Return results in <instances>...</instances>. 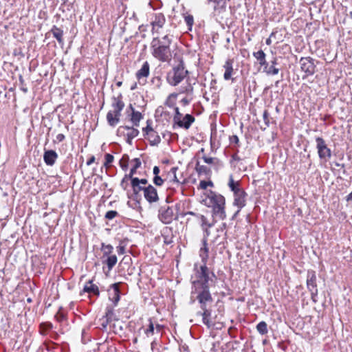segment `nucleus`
<instances>
[{
	"label": "nucleus",
	"mask_w": 352,
	"mask_h": 352,
	"mask_svg": "<svg viewBox=\"0 0 352 352\" xmlns=\"http://www.w3.org/2000/svg\"><path fill=\"white\" fill-rule=\"evenodd\" d=\"M155 323L153 322L152 318L148 319V327L144 330V333L147 337H150L154 334Z\"/></svg>",
	"instance_id": "42"
},
{
	"label": "nucleus",
	"mask_w": 352,
	"mask_h": 352,
	"mask_svg": "<svg viewBox=\"0 0 352 352\" xmlns=\"http://www.w3.org/2000/svg\"><path fill=\"white\" fill-rule=\"evenodd\" d=\"M40 326L43 330L52 329L53 328V324L50 322L41 323Z\"/></svg>",
	"instance_id": "54"
},
{
	"label": "nucleus",
	"mask_w": 352,
	"mask_h": 352,
	"mask_svg": "<svg viewBox=\"0 0 352 352\" xmlns=\"http://www.w3.org/2000/svg\"><path fill=\"white\" fill-rule=\"evenodd\" d=\"M164 180L161 178L160 176H154L153 183L158 186H162Z\"/></svg>",
	"instance_id": "53"
},
{
	"label": "nucleus",
	"mask_w": 352,
	"mask_h": 352,
	"mask_svg": "<svg viewBox=\"0 0 352 352\" xmlns=\"http://www.w3.org/2000/svg\"><path fill=\"white\" fill-rule=\"evenodd\" d=\"M119 215L116 210H109L106 212L104 217L108 220H111Z\"/></svg>",
	"instance_id": "47"
},
{
	"label": "nucleus",
	"mask_w": 352,
	"mask_h": 352,
	"mask_svg": "<svg viewBox=\"0 0 352 352\" xmlns=\"http://www.w3.org/2000/svg\"><path fill=\"white\" fill-rule=\"evenodd\" d=\"M208 206L212 208L213 215L220 219L226 218L225 211L226 199L223 196L213 191H210L206 196Z\"/></svg>",
	"instance_id": "5"
},
{
	"label": "nucleus",
	"mask_w": 352,
	"mask_h": 352,
	"mask_svg": "<svg viewBox=\"0 0 352 352\" xmlns=\"http://www.w3.org/2000/svg\"><path fill=\"white\" fill-rule=\"evenodd\" d=\"M105 162L104 163V166L107 169L110 167L111 164L113 162L114 157L109 153H107L104 155Z\"/></svg>",
	"instance_id": "45"
},
{
	"label": "nucleus",
	"mask_w": 352,
	"mask_h": 352,
	"mask_svg": "<svg viewBox=\"0 0 352 352\" xmlns=\"http://www.w3.org/2000/svg\"><path fill=\"white\" fill-rule=\"evenodd\" d=\"M124 107V103L122 101V96L121 94H119L117 97L112 98V103L111 108L112 109L109 111L121 113V111L123 110Z\"/></svg>",
	"instance_id": "18"
},
{
	"label": "nucleus",
	"mask_w": 352,
	"mask_h": 352,
	"mask_svg": "<svg viewBox=\"0 0 352 352\" xmlns=\"http://www.w3.org/2000/svg\"><path fill=\"white\" fill-rule=\"evenodd\" d=\"M228 186L230 188V190L233 192L234 195L243 190V188H241L240 182L239 181L235 182L232 175H230L229 177Z\"/></svg>",
	"instance_id": "30"
},
{
	"label": "nucleus",
	"mask_w": 352,
	"mask_h": 352,
	"mask_svg": "<svg viewBox=\"0 0 352 352\" xmlns=\"http://www.w3.org/2000/svg\"><path fill=\"white\" fill-rule=\"evenodd\" d=\"M95 157L93 155L91 156L87 162V165L90 166L91 164H93L95 162Z\"/></svg>",
	"instance_id": "62"
},
{
	"label": "nucleus",
	"mask_w": 352,
	"mask_h": 352,
	"mask_svg": "<svg viewBox=\"0 0 352 352\" xmlns=\"http://www.w3.org/2000/svg\"><path fill=\"white\" fill-rule=\"evenodd\" d=\"M178 170L177 167H173L170 169V173L173 174V179L170 180V182H172L173 184H176L177 186H179L182 182L177 179L176 176V172Z\"/></svg>",
	"instance_id": "43"
},
{
	"label": "nucleus",
	"mask_w": 352,
	"mask_h": 352,
	"mask_svg": "<svg viewBox=\"0 0 352 352\" xmlns=\"http://www.w3.org/2000/svg\"><path fill=\"white\" fill-rule=\"evenodd\" d=\"M195 118L190 114H186L183 116L178 107H175V115L173 116V122L180 128L188 129L195 122Z\"/></svg>",
	"instance_id": "6"
},
{
	"label": "nucleus",
	"mask_w": 352,
	"mask_h": 352,
	"mask_svg": "<svg viewBox=\"0 0 352 352\" xmlns=\"http://www.w3.org/2000/svg\"><path fill=\"white\" fill-rule=\"evenodd\" d=\"M120 283H113L110 285L108 289L109 299L113 303L114 307L117 306L120 299Z\"/></svg>",
	"instance_id": "13"
},
{
	"label": "nucleus",
	"mask_w": 352,
	"mask_h": 352,
	"mask_svg": "<svg viewBox=\"0 0 352 352\" xmlns=\"http://www.w3.org/2000/svg\"><path fill=\"white\" fill-rule=\"evenodd\" d=\"M82 293H87L89 294V296L93 295L98 297L100 295L99 288L96 284L93 283L92 280H90L86 283L82 291L80 293V294L82 295Z\"/></svg>",
	"instance_id": "17"
},
{
	"label": "nucleus",
	"mask_w": 352,
	"mask_h": 352,
	"mask_svg": "<svg viewBox=\"0 0 352 352\" xmlns=\"http://www.w3.org/2000/svg\"><path fill=\"white\" fill-rule=\"evenodd\" d=\"M229 140H230V143L231 144H235L236 147L239 146V139L237 135H232L230 137Z\"/></svg>",
	"instance_id": "51"
},
{
	"label": "nucleus",
	"mask_w": 352,
	"mask_h": 352,
	"mask_svg": "<svg viewBox=\"0 0 352 352\" xmlns=\"http://www.w3.org/2000/svg\"><path fill=\"white\" fill-rule=\"evenodd\" d=\"M184 21L187 25L188 26V29L191 30V28L194 23V18L192 15L188 14L184 16Z\"/></svg>",
	"instance_id": "46"
},
{
	"label": "nucleus",
	"mask_w": 352,
	"mask_h": 352,
	"mask_svg": "<svg viewBox=\"0 0 352 352\" xmlns=\"http://www.w3.org/2000/svg\"><path fill=\"white\" fill-rule=\"evenodd\" d=\"M188 75L189 72L186 68L184 60L181 59L177 65H174L167 72L166 80L170 86L176 87L184 80H186V83L190 82Z\"/></svg>",
	"instance_id": "4"
},
{
	"label": "nucleus",
	"mask_w": 352,
	"mask_h": 352,
	"mask_svg": "<svg viewBox=\"0 0 352 352\" xmlns=\"http://www.w3.org/2000/svg\"><path fill=\"white\" fill-rule=\"evenodd\" d=\"M316 148L318 156L320 159H330L331 157V151L327 147L324 140L321 137L316 138Z\"/></svg>",
	"instance_id": "9"
},
{
	"label": "nucleus",
	"mask_w": 352,
	"mask_h": 352,
	"mask_svg": "<svg viewBox=\"0 0 352 352\" xmlns=\"http://www.w3.org/2000/svg\"><path fill=\"white\" fill-rule=\"evenodd\" d=\"M197 219L201 224V228H211L213 226V223H210L207 218L203 214L197 215Z\"/></svg>",
	"instance_id": "39"
},
{
	"label": "nucleus",
	"mask_w": 352,
	"mask_h": 352,
	"mask_svg": "<svg viewBox=\"0 0 352 352\" xmlns=\"http://www.w3.org/2000/svg\"><path fill=\"white\" fill-rule=\"evenodd\" d=\"M202 159L205 163L212 165L214 168L216 169L217 170H218L219 168H221L223 166V162L217 157H208L206 155H204L202 157Z\"/></svg>",
	"instance_id": "23"
},
{
	"label": "nucleus",
	"mask_w": 352,
	"mask_h": 352,
	"mask_svg": "<svg viewBox=\"0 0 352 352\" xmlns=\"http://www.w3.org/2000/svg\"><path fill=\"white\" fill-rule=\"evenodd\" d=\"M146 138L151 146H157L161 142V138L156 131L148 133L146 135Z\"/></svg>",
	"instance_id": "32"
},
{
	"label": "nucleus",
	"mask_w": 352,
	"mask_h": 352,
	"mask_svg": "<svg viewBox=\"0 0 352 352\" xmlns=\"http://www.w3.org/2000/svg\"><path fill=\"white\" fill-rule=\"evenodd\" d=\"M307 288L311 292V298L316 301L314 297L318 294V289L316 285V276L314 271H308L307 279Z\"/></svg>",
	"instance_id": "12"
},
{
	"label": "nucleus",
	"mask_w": 352,
	"mask_h": 352,
	"mask_svg": "<svg viewBox=\"0 0 352 352\" xmlns=\"http://www.w3.org/2000/svg\"><path fill=\"white\" fill-rule=\"evenodd\" d=\"M263 120H264L266 127H268L270 124V120L272 118L270 117V114H269L267 110H265L263 111Z\"/></svg>",
	"instance_id": "49"
},
{
	"label": "nucleus",
	"mask_w": 352,
	"mask_h": 352,
	"mask_svg": "<svg viewBox=\"0 0 352 352\" xmlns=\"http://www.w3.org/2000/svg\"><path fill=\"white\" fill-rule=\"evenodd\" d=\"M118 258L116 254H113L112 256L106 258L104 260L102 261V263L103 264H105L107 265L109 270H111L113 267L116 265L117 263Z\"/></svg>",
	"instance_id": "37"
},
{
	"label": "nucleus",
	"mask_w": 352,
	"mask_h": 352,
	"mask_svg": "<svg viewBox=\"0 0 352 352\" xmlns=\"http://www.w3.org/2000/svg\"><path fill=\"white\" fill-rule=\"evenodd\" d=\"M131 163L133 164L132 168L130 170L129 174H127V178H134L133 175L136 173L137 169L139 168L141 166V161L140 158H134L131 160Z\"/></svg>",
	"instance_id": "33"
},
{
	"label": "nucleus",
	"mask_w": 352,
	"mask_h": 352,
	"mask_svg": "<svg viewBox=\"0 0 352 352\" xmlns=\"http://www.w3.org/2000/svg\"><path fill=\"white\" fill-rule=\"evenodd\" d=\"M253 56L258 61L261 66L264 67V69L267 67V62L266 60V55L263 50L253 52Z\"/></svg>",
	"instance_id": "27"
},
{
	"label": "nucleus",
	"mask_w": 352,
	"mask_h": 352,
	"mask_svg": "<svg viewBox=\"0 0 352 352\" xmlns=\"http://www.w3.org/2000/svg\"><path fill=\"white\" fill-rule=\"evenodd\" d=\"M101 251L102 252L101 258L102 261L113 255V247L110 244H105L102 243L101 244Z\"/></svg>",
	"instance_id": "29"
},
{
	"label": "nucleus",
	"mask_w": 352,
	"mask_h": 352,
	"mask_svg": "<svg viewBox=\"0 0 352 352\" xmlns=\"http://www.w3.org/2000/svg\"><path fill=\"white\" fill-rule=\"evenodd\" d=\"M144 197L150 204L155 203L159 200L156 188L151 184L148 185L146 188L144 189Z\"/></svg>",
	"instance_id": "15"
},
{
	"label": "nucleus",
	"mask_w": 352,
	"mask_h": 352,
	"mask_svg": "<svg viewBox=\"0 0 352 352\" xmlns=\"http://www.w3.org/2000/svg\"><path fill=\"white\" fill-rule=\"evenodd\" d=\"M208 3H212L213 8L219 13L225 10L226 7V0H207Z\"/></svg>",
	"instance_id": "25"
},
{
	"label": "nucleus",
	"mask_w": 352,
	"mask_h": 352,
	"mask_svg": "<svg viewBox=\"0 0 352 352\" xmlns=\"http://www.w3.org/2000/svg\"><path fill=\"white\" fill-rule=\"evenodd\" d=\"M58 159V154L54 150H47L44 152L43 160L48 166H53Z\"/></svg>",
	"instance_id": "20"
},
{
	"label": "nucleus",
	"mask_w": 352,
	"mask_h": 352,
	"mask_svg": "<svg viewBox=\"0 0 352 352\" xmlns=\"http://www.w3.org/2000/svg\"><path fill=\"white\" fill-rule=\"evenodd\" d=\"M157 217L159 220L164 224H169L177 219L173 206L168 204L160 206Z\"/></svg>",
	"instance_id": "7"
},
{
	"label": "nucleus",
	"mask_w": 352,
	"mask_h": 352,
	"mask_svg": "<svg viewBox=\"0 0 352 352\" xmlns=\"http://www.w3.org/2000/svg\"><path fill=\"white\" fill-rule=\"evenodd\" d=\"M155 116L157 117L168 119L170 118V112L166 109L164 106H159L155 110Z\"/></svg>",
	"instance_id": "35"
},
{
	"label": "nucleus",
	"mask_w": 352,
	"mask_h": 352,
	"mask_svg": "<svg viewBox=\"0 0 352 352\" xmlns=\"http://www.w3.org/2000/svg\"><path fill=\"white\" fill-rule=\"evenodd\" d=\"M208 186H212V183L211 182H206V181H201L199 183V187L201 189H206Z\"/></svg>",
	"instance_id": "55"
},
{
	"label": "nucleus",
	"mask_w": 352,
	"mask_h": 352,
	"mask_svg": "<svg viewBox=\"0 0 352 352\" xmlns=\"http://www.w3.org/2000/svg\"><path fill=\"white\" fill-rule=\"evenodd\" d=\"M246 196L247 194L244 190H242L234 195V205L236 206L239 208L235 213V215H236L240 212L241 209L245 206Z\"/></svg>",
	"instance_id": "16"
},
{
	"label": "nucleus",
	"mask_w": 352,
	"mask_h": 352,
	"mask_svg": "<svg viewBox=\"0 0 352 352\" xmlns=\"http://www.w3.org/2000/svg\"><path fill=\"white\" fill-rule=\"evenodd\" d=\"M65 139V135L63 133H59L56 135V140H54V142H61Z\"/></svg>",
	"instance_id": "57"
},
{
	"label": "nucleus",
	"mask_w": 352,
	"mask_h": 352,
	"mask_svg": "<svg viewBox=\"0 0 352 352\" xmlns=\"http://www.w3.org/2000/svg\"><path fill=\"white\" fill-rule=\"evenodd\" d=\"M155 131L152 128V126L148 124V121L147 122V126L143 129V132L144 133V135H146L148 133H151V132H154Z\"/></svg>",
	"instance_id": "56"
},
{
	"label": "nucleus",
	"mask_w": 352,
	"mask_h": 352,
	"mask_svg": "<svg viewBox=\"0 0 352 352\" xmlns=\"http://www.w3.org/2000/svg\"><path fill=\"white\" fill-rule=\"evenodd\" d=\"M193 87L190 82L185 83L182 85L179 89V94H186V96L182 98L180 101L181 104L183 106H187L190 104L191 100H192V94H193Z\"/></svg>",
	"instance_id": "10"
},
{
	"label": "nucleus",
	"mask_w": 352,
	"mask_h": 352,
	"mask_svg": "<svg viewBox=\"0 0 352 352\" xmlns=\"http://www.w3.org/2000/svg\"><path fill=\"white\" fill-rule=\"evenodd\" d=\"M159 173H160V168H159V167L156 166H154V168H153V174L155 175V176H159L158 175Z\"/></svg>",
	"instance_id": "64"
},
{
	"label": "nucleus",
	"mask_w": 352,
	"mask_h": 352,
	"mask_svg": "<svg viewBox=\"0 0 352 352\" xmlns=\"http://www.w3.org/2000/svg\"><path fill=\"white\" fill-rule=\"evenodd\" d=\"M162 236L164 244L168 245L173 243V234L170 228H164L162 231Z\"/></svg>",
	"instance_id": "21"
},
{
	"label": "nucleus",
	"mask_w": 352,
	"mask_h": 352,
	"mask_svg": "<svg viewBox=\"0 0 352 352\" xmlns=\"http://www.w3.org/2000/svg\"><path fill=\"white\" fill-rule=\"evenodd\" d=\"M129 107L132 110L131 121L132 122L133 126L138 127L140 125V120L143 118V116L140 112L135 111L131 104Z\"/></svg>",
	"instance_id": "28"
},
{
	"label": "nucleus",
	"mask_w": 352,
	"mask_h": 352,
	"mask_svg": "<svg viewBox=\"0 0 352 352\" xmlns=\"http://www.w3.org/2000/svg\"><path fill=\"white\" fill-rule=\"evenodd\" d=\"M121 113L109 111L107 114V120L109 126L115 127L120 122Z\"/></svg>",
	"instance_id": "24"
},
{
	"label": "nucleus",
	"mask_w": 352,
	"mask_h": 352,
	"mask_svg": "<svg viewBox=\"0 0 352 352\" xmlns=\"http://www.w3.org/2000/svg\"><path fill=\"white\" fill-rule=\"evenodd\" d=\"M131 184L133 189V192L135 195L139 194V192L141 191L144 192V189H145L146 187L142 186L140 184L138 183V178L131 179Z\"/></svg>",
	"instance_id": "36"
},
{
	"label": "nucleus",
	"mask_w": 352,
	"mask_h": 352,
	"mask_svg": "<svg viewBox=\"0 0 352 352\" xmlns=\"http://www.w3.org/2000/svg\"><path fill=\"white\" fill-rule=\"evenodd\" d=\"M275 35H276V32H272L271 33V34H270V37H269L268 38H267V39H266L265 43H266V44H267V45H270L272 44V36H274Z\"/></svg>",
	"instance_id": "60"
},
{
	"label": "nucleus",
	"mask_w": 352,
	"mask_h": 352,
	"mask_svg": "<svg viewBox=\"0 0 352 352\" xmlns=\"http://www.w3.org/2000/svg\"><path fill=\"white\" fill-rule=\"evenodd\" d=\"M50 33L53 34V36L56 38L60 45L64 44L63 40V31L56 25H54L50 31Z\"/></svg>",
	"instance_id": "26"
},
{
	"label": "nucleus",
	"mask_w": 352,
	"mask_h": 352,
	"mask_svg": "<svg viewBox=\"0 0 352 352\" xmlns=\"http://www.w3.org/2000/svg\"><path fill=\"white\" fill-rule=\"evenodd\" d=\"M300 67L307 76H311L315 73L316 65L314 60L311 57H302L300 59Z\"/></svg>",
	"instance_id": "11"
},
{
	"label": "nucleus",
	"mask_w": 352,
	"mask_h": 352,
	"mask_svg": "<svg viewBox=\"0 0 352 352\" xmlns=\"http://www.w3.org/2000/svg\"><path fill=\"white\" fill-rule=\"evenodd\" d=\"M129 162V155L126 154L123 155L119 162L120 166L121 167V168L123 170L126 171L128 169Z\"/></svg>",
	"instance_id": "41"
},
{
	"label": "nucleus",
	"mask_w": 352,
	"mask_h": 352,
	"mask_svg": "<svg viewBox=\"0 0 352 352\" xmlns=\"http://www.w3.org/2000/svg\"><path fill=\"white\" fill-rule=\"evenodd\" d=\"M166 22V19L162 13H157L155 14V18L151 22L152 31L158 32L160 28H162Z\"/></svg>",
	"instance_id": "19"
},
{
	"label": "nucleus",
	"mask_w": 352,
	"mask_h": 352,
	"mask_svg": "<svg viewBox=\"0 0 352 352\" xmlns=\"http://www.w3.org/2000/svg\"><path fill=\"white\" fill-rule=\"evenodd\" d=\"M271 63H272V65L270 67L267 66V69H263V72H265V73H267V74H270V75L278 74L279 72V69L274 67V65L277 64L276 59L274 58L271 62Z\"/></svg>",
	"instance_id": "38"
},
{
	"label": "nucleus",
	"mask_w": 352,
	"mask_h": 352,
	"mask_svg": "<svg viewBox=\"0 0 352 352\" xmlns=\"http://www.w3.org/2000/svg\"><path fill=\"white\" fill-rule=\"evenodd\" d=\"M149 74L150 65L147 61H145L142 67L135 74L138 82L142 85H144L146 82V78L148 76Z\"/></svg>",
	"instance_id": "14"
},
{
	"label": "nucleus",
	"mask_w": 352,
	"mask_h": 352,
	"mask_svg": "<svg viewBox=\"0 0 352 352\" xmlns=\"http://www.w3.org/2000/svg\"><path fill=\"white\" fill-rule=\"evenodd\" d=\"M162 328H163L162 325H160L159 324H155V329L156 330V331L157 333H160L162 331Z\"/></svg>",
	"instance_id": "63"
},
{
	"label": "nucleus",
	"mask_w": 352,
	"mask_h": 352,
	"mask_svg": "<svg viewBox=\"0 0 352 352\" xmlns=\"http://www.w3.org/2000/svg\"><path fill=\"white\" fill-rule=\"evenodd\" d=\"M199 256L201 259V264L195 263L192 274L190 277L192 285L198 283L213 284L215 274L207 267V262L209 257V248L206 238L202 239V246L199 250Z\"/></svg>",
	"instance_id": "1"
},
{
	"label": "nucleus",
	"mask_w": 352,
	"mask_h": 352,
	"mask_svg": "<svg viewBox=\"0 0 352 352\" xmlns=\"http://www.w3.org/2000/svg\"><path fill=\"white\" fill-rule=\"evenodd\" d=\"M117 134L126 138L128 144H131L132 140L139 134V131L133 126H120L117 129Z\"/></svg>",
	"instance_id": "8"
},
{
	"label": "nucleus",
	"mask_w": 352,
	"mask_h": 352,
	"mask_svg": "<svg viewBox=\"0 0 352 352\" xmlns=\"http://www.w3.org/2000/svg\"><path fill=\"white\" fill-rule=\"evenodd\" d=\"M233 63H234L233 60L229 58L225 62V64L223 65V68L225 69V72L223 74V78L226 80H230L232 77V75L234 72Z\"/></svg>",
	"instance_id": "22"
},
{
	"label": "nucleus",
	"mask_w": 352,
	"mask_h": 352,
	"mask_svg": "<svg viewBox=\"0 0 352 352\" xmlns=\"http://www.w3.org/2000/svg\"><path fill=\"white\" fill-rule=\"evenodd\" d=\"M113 307L107 306L105 309V321L102 324V327L105 328L107 324L113 320Z\"/></svg>",
	"instance_id": "34"
},
{
	"label": "nucleus",
	"mask_w": 352,
	"mask_h": 352,
	"mask_svg": "<svg viewBox=\"0 0 352 352\" xmlns=\"http://www.w3.org/2000/svg\"><path fill=\"white\" fill-rule=\"evenodd\" d=\"M152 82L153 83H155L156 82V86L157 87H160L161 85H162V79L160 77H155V78H153V80H152Z\"/></svg>",
	"instance_id": "58"
},
{
	"label": "nucleus",
	"mask_w": 352,
	"mask_h": 352,
	"mask_svg": "<svg viewBox=\"0 0 352 352\" xmlns=\"http://www.w3.org/2000/svg\"><path fill=\"white\" fill-rule=\"evenodd\" d=\"M241 160V158L240 157L237 155V153H234L232 156H231V159L230 160V163L232 166H236V164H235V162H239Z\"/></svg>",
	"instance_id": "52"
},
{
	"label": "nucleus",
	"mask_w": 352,
	"mask_h": 352,
	"mask_svg": "<svg viewBox=\"0 0 352 352\" xmlns=\"http://www.w3.org/2000/svg\"><path fill=\"white\" fill-rule=\"evenodd\" d=\"M196 170L199 174L205 173L206 174L208 171V168L206 166L200 165L199 162L196 164Z\"/></svg>",
	"instance_id": "48"
},
{
	"label": "nucleus",
	"mask_w": 352,
	"mask_h": 352,
	"mask_svg": "<svg viewBox=\"0 0 352 352\" xmlns=\"http://www.w3.org/2000/svg\"><path fill=\"white\" fill-rule=\"evenodd\" d=\"M209 228H202V230H204V238H206L207 240H208V237L210 235V231H209Z\"/></svg>",
	"instance_id": "61"
},
{
	"label": "nucleus",
	"mask_w": 352,
	"mask_h": 352,
	"mask_svg": "<svg viewBox=\"0 0 352 352\" xmlns=\"http://www.w3.org/2000/svg\"><path fill=\"white\" fill-rule=\"evenodd\" d=\"M179 93H172L170 94L166 100L164 101V104L166 107H168L170 108H173L175 109V107H177L175 106L176 100L177 98Z\"/></svg>",
	"instance_id": "31"
},
{
	"label": "nucleus",
	"mask_w": 352,
	"mask_h": 352,
	"mask_svg": "<svg viewBox=\"0 0 352 352\" xmlns=\"http://www.w3.org/2000/svg\"><path fill=\"white\" fill-rule=\"evenodd\" d=\"M117 252L118 254H124L125 252V247L124 245H120L117 247Z\"/></svg>",
	"instance_id": "59"
},
{
	"label": "nucleus",
	"mask_w": 352,
	"mask_h": 352,
	"mask_svg": "<svg viewBox=\"0 0 352 352\" xmlns=\"http://www.w3.org/2000/svg\"><path fill=\"white\" fill-rule=\"evenodd\" d=\"M171 39L168 35L153 38L151 43V52L154 58L161 62H169L172 58Z\"/></svg>",
	"instance_id": "3"
},
{
	"label": "nucleus",
	"mask_w": 352,
	"mask_h": 352,
	"mask_svg": "<svg viewBox=\"0 0 352 352\" xmlns=\"http://www.w3.org/2000/svg\"><path fill=\"white\" fill-rule=\"evenodd\" d=\"M56 320L58 322H62L63 320H66V315L62 311V307H60L54 316Z\"/></svg>",
	"instance_id": "44"
},
{
	"label": "nucleus",
	"mask_w": 352,
	"mask_h": 352,
	"mask_svg": "<svg viewBox=\"0 0 352 352\" xmlns=\"http://www.w3.org/2000/svg\"><path fill=\"white\" fill-rule=\"evenodd\" d=\"M126 177H127V174H126L124 175V177L122 178V179L120 182V186L124 190H126L127 188L129 180L131 181V178H127Z\"/></svg>",
	"instance_id": "50"
},
{
	"label": "nucleus",
	"mask_w": 352,
	"mask_h": 352,
	"mask_svg": "<svg viewBox=\"0 0 352 352\" xmlns=\"http://www.w3.org/2000/svg\"><path fill=\"white\" fill-rule=\"evenodd\" d=\"M212 284L198 283L192 285L191 294H195L196 298L200 304L202 312H197V315L202 316L203 323L208 328L213 326L210 320L212 310L207 307L208 303H212L213 298L210 292V287Z\"/></svg>",
	"instance_id": "2"
},
{
	"label": "nucleus",
	"mask_w": 352,
	"mask_h": 352,
	"mask_svg": "<svg viewBox=\"0 0 352 352\" xmlns=\"http://www.w3.org/2000/svg\"><path fill=\"white\" fill-rule=\"evenodd\" d=\"M256 330L261 335L267 334L268 332L267 323L265 321L260 322L256 325Z\"/></svg>",
	"instance_id": "40"
}]
</instances>
